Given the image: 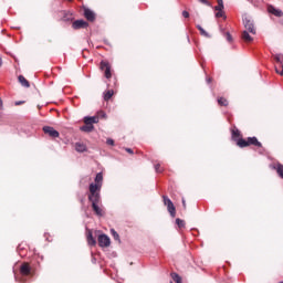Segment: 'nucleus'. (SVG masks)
I'll use <instances>...</instances> for the list:
<instances>
[{
	"mask_svg": "<svg viewBox=\"0 0 283 283\" xmlns=\"http://www.w3.org/2000/svg\"><path fill=\"white\" fill-rule=\"evenodd\" d=\"M216 11H217V13H216V17H217V19H222V18H224V19H227V15H224V9H214Z\"/></svg>",
	"mask_w": 283,
	"mask_h": 283,
	"instance_id": "20",
	"label": "nucleus"
},
{
	"mask_svg": "<svg viewBox=\"0 0 283 283\" xmlns=\"http://www.w3.org/2000/svg\"><path fill=\"white\" fill-rule=\"evenodd\" d=\"M91 205H92V210L94 211L95 216H97L98 218H103L105 216V208H103V206H98L101 205V199H92L90 200Z\"/></svg>",
	"mask_w": 283,
	"mask_h": 283,
	"instance_id": "4",
	"label": "nucleus"
},
{
	"mask_svg": "<svg viewBox=\"0 0 283 283\" xmlns=\"http://www.w3.org/2000/svg\"><path fill=\"white\" fill-rule=\"evenodd\" d=\"M87 243L90 247H96V239H94V235L92 234V231H88L86 235Z\"/></svg>",
	"mask_w": 283,
	"mask_h": 283,
	"instance_id": "16",
	"label": "nucleus"
},
{
	"mask_svg": "<svg viewBox=\"0 0 283 283\" xmlns=\"http://www.w3.org/2000/svg\"><path fill=\"white\" fill-rule=\"evenodd\" d=\"M182 17H184L185 19H189V13H188V11H182Z\"/></svg>",
	"mask_w": 283,
	"mask_h": 283,
	"instance_id": "35",
	"label": "nucleus"
},
{
	"mask_svg": "<svg viewBox=\"0 0 283 283\" xmlns=\"http://www.w3.org/2000/svg\"><path fill=\"white\" fill-rule=\"evenodd\" d=\"M98 245L102 248H107L112 244L109 237L107 234H101L97 239Z\"/></svg>",
	"mask_w": 283,
	"mask_h": 283,
	"instance_id": "11",
	"label": "nucleus"
},
{
	"mask_svg": "<svg viewBox=\"0 0 283 283\" xmlns=\"http://www.w3.org/2000/svg\"><path fill=\"white\" fill-rule=\"evenodd\" d=\"M201 3H205V6H211V3H209V0H200Z\"/></svg>",
	"mask_w": 283,
	"mask_h": 283,
	"instance_id": "36",
	"label": "nucleus"
},
{
	"mask_svg": "<svg viewBox=\"0 0 283 283\" xmlns=\"http://www.w3.org/2000/svg\"><path fill=\"white\" fill-rule=\"evenodd\" d=\"M96 118H107V114H105L104 111H99L97 112V116H95Z\"/></svg>",
	"mask_w": 283,
	"mask_h": 283,
	"instance_id": "29",
	"label": "nucleus"
},
{
	"mask_svg": "<svg viewBox=\"0 0 283 283\" xmlns=\"http://www.w3.org/2000/svg\"><path fill=\"white\" fill-rule=\"evenodd\" d=\"M163 200L165 207H167L168 213L171 216V218H176V206H174V201H171L168 196H163Z\"/></svg>",
	"mask_w": 283,
	"mask_h": 283,
	"instance_id": "5",
	"label": "nucleus"
},
{
	"mask_svg": "<svg viewBox=\"0 0 283 283\" xmlns=\"http://www.w3.org/2000/svg\"><path fill=\"white\" fill-rule=\"evenodd\" d=\"M176 224L179 227V229H185V220L177 218Z\"/></svg>",
	"mask_w": 283,
	"mask_h": 283,
	"instance_id": "25",
	"label": "nucleus"
},
{
	"mask_svg": "<svg viewBox=\"0 0 283 283\" xmlns=\"http://www.w3.org/2000/svg\"><path fill=\"white\" fill-rule=\"evenodd\" d=\"M171 277H172L174 282L182 283V277H180V275H178V273H171Z\"/></svg>",
	"mask_w": 283,
	"mask_h": 283,
	"instance_id": "23",
	"label": "nucleus"
},
{
	"mask_svg": "<svg viewBox=\"0 0 283 283\" xmlns=\"http://www.w3.org/2000/svg\"><path fill=\"white\" fill-rule=\"evenodd\" d=\"M43 132L51 138H59V136H60L59 132L56 129H54V127H52V126H44Z\"/></svg>",
	"mask_w": 283,
	"mask_h": 283,
	"instance_id": "10",
	"label": "nucleus"
},
{
	"mask_svg": "<svg viewBox=\"0 0 283 283\" xmlns=\"http://www.w3.org/2000/svg\"><path fill=\"white\" fill-rule=\"evenodd\" d=\"M155 170L157 171V174H163V168L160 167V164L155 165Z\"/></svg>",
	"mask_w": 283,
	"mask_h": 283,
	"instance_id": "31",
	"label": "nucleus"
},
{
	"mask_svg": "<svg viewBox=\"0 0 283 283\" xmlns=\"http://www.w3.org/2000/svg\"><path fill=\"white\" fill-rule=\"evenodd\" d=\"M72 28H73V30H85V29L90 28V23H87V21H85V20H75L72 23Z\"/></svg>",
	"mask_w": 283,
	"mask_h": 283,
	"instance_id": "7",
	"label": "nucleus"
},
{
	"mask_svg": "<svg viewBox=\"0 0 283 283\" xmlns=\"http://www.w3.org/2000/svg\"><path fill=\"white\" fill-rule=\"evenodd\" d=\"M106 145H111L112 147H114V139L108 138V139L106 140Z\"/></svg>",
	"mask_w": 283,
	"mask_h": 283,
	"instance_id": "34",
	"label": "nucleus"
},
{
	"mask_svg": "<svg viewBox=\"0 0 283 283\" xmlns=\"http://www.w3.org/2000/svg\"><path fill=\"white\" fill-rule=\"evenodd\" d=\"M84 17L86 20L94 22L96 21V13H94V11H92V9H84Z\"/></svg>",
	"mask_w": 283,
	"mask_h": 283,
	"instance_id": "12",
	"label": "nucleus"
},
{
	"mask_svg": "<svg viewBox=\"0 0 283 283\" xmlns=\"http://www.w3.org/2000/svg\"><path fill=\"white\" fill-rule=\"evenodd\" d=\"M15 105H23V102H15Z\"/></svg>",
	"mask_w": 283,
	"mask_h": 283,
	"instance_id": "40",
	"label": "nucleus"
},
{
	"mask_svg": "<svg viewBox=\"0 0 283 283\" xmlns=\"http://www.w3.org/2000/svg\"><path fill=\"white\" fill-rule=\"evenodd\" d=\"M1 65H3V62L1 61V57H0V67H1Z\"/></svg>",
	"mask_w": 283,
	"mask_h": 283,
	"instance_id": "41",
	"label": "nucleus"
},
{
	"mask_svg": "<svg viewBox=\"0 0 283 283\" xmlns=\"http://www.w3.org/2000/svg\"><path fill=\"white\" fill-rule=\"evenodd\" d=\"M208 83H211V78H208Z\"/></svg>",
	"mask_w": 283,
	"mask_h": 283,
	"instance_id": "42",
	"label": "nucleus"
},
{
	"mask_svg": "<svg viewBox=\"0 0 283 283\" xmlns=\"http://www.w3.org/2000/svg\"><path fill=\"white\" fill-rule=\"evenodd\" d=\"M69 1H72V0H69Z\"/></svg>",
	"mask_w": 283,
	"mask_h": 283,
	"instance_id": "43",
	"label": "nucleus"
},
{
	"mask_svg": "<svg viewBox=\"0 0 283 283\" xmlns=\"http://www.w3.org/2000/svg\"><path fill=\"white\" fill-rule=\"evenodd\" d=\"M276 74H280V76H283V64H280L279 67L275 66Z\"/></svg>",
	"mask_w": 283,
	"mask_h": 283,
	"instance_id": "28",
	"label": "nucleus"
},
{
	"mask_svg": "<svg viewBox=\"0 0 283 283\" xmlns=\"http://www.w3.org/2000/svg\"><path fill=\"white\" fill-rule=\"evenodd\" d=\"M197 30H199L201 36H209V33H207L200 25H197Z\"/></svg>",
	"mask_w": 283,
	"mask_h": 283,
	"instance_id": "27",
	"label": "nucleus"
},
{
	"mask_svg": "<svg viewBox=\"0 0 283 283\" xmlns=\"http://www.w3.org/2000/svg\"><path fill=\"white\" fill-rule=\"evenodd\" d=\"M99 70L104 72L105 78H112V64L107 61H102L99 63Z\"/></svg>",
	"mask_w": 283,
	"mask_h": 283,
	"instance_id": "6",
	"label": "nucleus"
},
{
	"mask_svg": "<svg viewBox=\"0 0 283 283\" xmlns=\"http://www.w3.org/2000/svg\"><path fill=\"white\" fill-rule=\"evenodd\" d=\"M98 123V117H84V126L81 127L82 132H94V124Z\"/></svg>",
	"mask_w": 283,
	"mask_h": 283,
	"instance_id": "3",
	"label": "nucleus"
},
{
	"mask_svg": "<svg viewBox=\"0 0 283 283\" xmlns=\"http://www.w3.org/2000/svg\"><path fill=\"white\" fill-rule=\"evenodd\" d=\"M125 150L127 151V154H134V150L132 148H126Z\"/></svg>",
	"mask_w": 283,
	"mask_h": 283,
	"instance_id": "37",
	"label": "nucleus"
},
{
	"mask_svg": "<svg viewBox=\"0 0 283 283\" xmlns=\"http://www.w3.org/2000/svg\"><path fill=\"white\" fill-rule=\"evenodd\" d=\"M102 184H91L88 187V200H101V188Z\"/></svg>",
	"mask_w": 283,
	"mask_h": 283,
	"instance_id": "2",
	"label": "nucleus"
},
{
	"mask_svg": "<svg viewBox=\"0 0 283 283\" xmlns=\"http://www.w3.org/2000/svg\"><path fill=\"white\" fill-rule=\"evenodd\" d=\"M243 24L247 30L245 32H250V34H255V25L253 24V21H251L249 18H244Z\"/></svg>",
	"mask_w": 283,
	"mask_h": 283,
	"instance_id": "9",
	"label": "nucleus"
},
{
	"mask_svg": "<svg viewBox=\"0 0 283 283\" xmlns=\"http://www.w3.org/2000/svg\"><path fill=\"white\" fill-rule=\"evenodd\" d=\"M182 207L184 209H187V201L185 199H182Z\"/></svg>",
	"mask_w": 283,
	"mask_h": 283,
	"instance_id": "38",
	"label": "nucleus"
},
{
	"mask_svg": "<svg viewBox=\"0 0 283 283\" xmlns=\"http://www.w3.org/2000/svg\"><path fill=\"white\" fill-rule=\"evenodd\" d=\"M18 81L22 87H30V82L25 78V76L19 75Z\"/></svg>",
	"mask_w": 283,
	"mask_h": 283,
	"instance_id": "17",
	"label": "nucleus"
},
{
	"mask_svg": "<svg viewBox=\"0 0 283 283\" xmlns=\"http://www.w3.org/2000/svg\"><path fill=\"white\" fill-rule=\"evenodd\" d=\"M226 39H227V41H229V43H231V41H233V38L231 36V33H229V32L226 33Z\"/></svg>",
	"mask_w": 283,
	"mask_h": 283,
	"instance_id": "33",
	"label": "nucleus"
},
{
	"mask_svg": "<svg viewBox=\"0 0 283 283\" xmlns=\"http://www.w3.org/2000/svg\"><path fill=\"white\" fill-rule=\"evenodd\" d=\"M112 96H114V91L113 90H108L104 93V101H109V98H112Z\"/></svg>",
	"mask_w": 283,
	"mask_h": 283,
	"instance_id": "21",
	"label": "nucleus"
},
{
	"mask_svg": "<svg viewBox=\"0 0 283 283\" xmlns=\"http://www.w3.org/2000/svg\"><path fill=\"white\" fill-rule=\"evenodd\" d=\"M114 240H120V237L118 235V232L116 230H112Z\"/></svg>",
	"mask_w": 283,
	"mask_h": 283,
	"instance_id": "32",
	"label": "nucleus"
},
{
	"mask_svg": "<svg viewBox=\"0 0 283 283\" xmlns=\"http://www.w3.org/2000/svg\"><path fill=\"white\" fill-rule=\"evenodd\" d=\"M62 21H72V14L65 13L64 17L62 18Z\"/></svg>",
	"mask_w": 283,
	"mask_h": 283,
	"instance_id": "30",
	"label": "nucleus"
},
{
	"mask_svg": "<svg viewBox=\"0 0 283 283\" xmlns=\"http://www.w3.org/2000/svg\"><path fill=\"white\" fill-rule=\"evenodd\" d=\"M271 168L276 171V174L280 176V178H283V165L280 163L271 165Z\"/></svg>",
	"mask_w": 283,
	"mask_h": 283,
	"instance_id": "14",
	"label": "nucleus"
},
{
	"mask_svg": "<svg viewBox=\"0 0 283 283\" xmlns=\"http://www.w3.org/2000/svg\"><path fill=\"white\" fill-rule=\"evenodd\" d=\"M75 149L80 151V154H83V151H87V146H85L83 143H76Z\"/></svg>",
	"mask_w": 283,
	"mask_h": 283,
	"instance_id": "18",
	"label": "nucleus"
},
{
	"mask_svg": "<svg viewBox=\"0 0 283 283\" xmlns=\"http://www.w3.org/2000/svg\"><path fill=\"white\" fill-rule=\"evenodd\" d=\"M170 283H172V282H170Z\"/></svg>",
	"mask_w": 283,
	"mask_h": 283,
	"instance_id": "44",
	"label": "nucleus"
},
{
	"mask_svg": "<svg viewBox=\"0 0 283 283\" xmlns=\"http://www.w3.org/2000/svg\"><path fill=\"white\" fill-rule=\"evenodd\" d=\"M0 109H3V101L0 98Z\"/></svg>",
	"mask_w": 283,
	"mask_h": 283,
	"instance_id": "39",
	"label": "nucleus"
},
{
	"mask_svg": "<svg viewBox=\"0 0 283 283\" xmlns=\"http://www.w3.org/2000/svg\"><path fill=\"white\" fill-rule=\"evenodd\" d=\"M218 6L214 7V10H224V1L223 0H217Z\"/></svg>",
	"mask_w": 283,
	"mask_h": 283,
	"instance_id": "24",
	"label": "nucleus"
},
{
	"mask_svg": "<svg viewBox=\"0 0 283 283\" xmlns=\"http://www.w3.org/2000/svg\"><path fill=\"white\" fill-rule=\"evenodd\" d=\"M241 39H242V41H244V43H252V41H253V36H251V34H249V31H243Z\"/></svg>",
	"mask_w": 283,
	"mask_h": 283,
	"instance_id": "15",
	"label": "nucleus"
},
{
	"mask_svg": "<svg viewBox=\"0 0 283 283\" xmlns=\"http://www.w3.org/2000/svg\"><path fill=\"white\" fill-rule=\"evenodd\" d=\"M95 185H103V172L96 175Z\"/></svg>",
	"mask_w": 283,
	"mask_h": 283,
	"instance_id": "22",
	"label": "nucleus"
},
{
	"mask_svg": "<svg viewBox=\"0 0 283 283\" xmlns=\"http://www.w3.org/2000/svg\"><path fill=\"white\" fill-rule=\"evenodd\" d=\"M268 12H270V14H273L274 17H279V18L283 17L282 10L276 9L273 6H269L268 7Z\"/></svg>",
	"mask_w": 283,
	"mask_h": 283,
	"instance_id": "13",
	"label": "nucleus"
},
{
	"mask_svg": "<svg viewBox=\"0 0 283 283\" xmlns=\"http://www.w3.org/2000/svg\"><path fill=\"white\" fill-rule=\"evenodd\" d=\"M231 138L241 149H244V147H251V145L253 147H262V143L258 140V137H248L245 139L242 138V133L235 126H233V128L231 129Z\"/></svg>",
	"mask_w": 283,
	"mask_h": 283,
	"instance_id": "1",
	"label": "nucleus"
},
{
	"mask_svg": "<svg viewBox=\"0 0 283 283\" xmlns=\"http://www.w3.org/2000/svg\"><path fill=\"white\" fill-rule=\"evenodd\" d=\"M218 105H220V107H229V101L224 97H219Z\"/></svg>",
	"mask_w": 283,
	"mask_h": 283,
	"instance_id": "19",
	"label": "nucleus"
},
{
	"mask_svg": "<svg viewBox=\"0 0 283 283\" xmlns=\"http://www.w3.org/2000/svg\"><path fill=\"white\" fill-rule=\"evenodd\" d=\"M274 61H276V63H280V65H283V55L282 54L274 55Z\"/></svg>",
	"mask_w": 283,
	"mask_h": 283,
	"instance_id": "26",
	"label": "nucleus"
},
{
	"mask_svg": "<svg viewBox=\"0 0 283 283\" xmlns=\"http://www.w3.org/2000/svg\"><path fill=\"white\" fill-rule=\"evenodd\" d=\"M20 274L23 277H28V275H32V268L30 266V263L24 262L20 266Z\"/></svg>",
	"mask_w": 283,
	"mask_h": 283,
	"instance_id": "8",
	"label": "nucleus"
}]
</instances>
